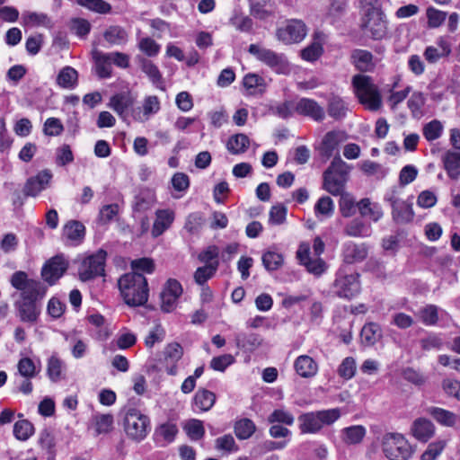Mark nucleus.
Listing matches in <instances>:
<instances>
[{
  "instance_id": "obj_40",
  "label": "nucleus",
  "mask_w": 460,
  "mask_h": 460,
  "mask_svg": "<svg viewBox=\"0 0 460 460\" xmlns=\"http://www.w3.org/2000/svg\"><path fill=\"white\" fill-rule=\"evenodd\" d=\"M103 38L109 44L119 46L128 41V33L119 26H110L103 32Z\"/></svg>"
},
{
  "instance_id": "obj_3",
  "label": "nucleus",
  "mask_w": 460,
  "mask_h": 460,
  "mask_svg": "<svg viewBox=\"0 0 460 460\" xmlns=\"http://www.w3.org/2000/svg\"><path fill=\"white\" fill-rule=\"evenodd\" d=\"M354 92L366 109L376 111L382 106V99L376 85L370 76L356 75L352 77Z\"/></svg>"
},
{
  "instance_id": "obj_48",
  "label": "nucleus",
  "mask_w": 460,
  "mask_h": 460,
  "mask_svg": "<svg viewBox=\"0 0 460 460\" xmlns=\"http://www.w3.org/2000/svg\"><path fill=\"white\" fill-rule=\"evenodd\" d=\"M93 421L98 435L109 433L112 429L113 416L111 414H95Z\"/></svg>"
},
{
  "instance_id": "obj_44",
  "label": "nucleus",
  "mask_w": 460,
  "mask_h": 460,
  "mask_svg": "<svg viewBox=\"0 0 460 460\" xmlns=\"http://www.w3.org/2000/svg\"><path fill=\"white\" fill-rule=\"evenodd\" d=\"M64 362L56 355H52L48 360L47 374L52 382H58L63 378Z\"/></svg>"
},
{
  "instance_id": "obj_14",
  "label": "nucleus",
  "mask_w": 460,
  "mask_h": 460,
  "mask_svg": "<svg viewBox=\"0 0 460 460\" xmlns=\"http://www.w3.org/2000/svg\"><path fill=\"white\" fill-rule=\"evenodd\" d=\"M362 26L375 40H380L386 34L387 25L383 12L362 16Z\"/></svg>"
},
{
  "instance_id": "obj_5",
  "label": "nucleus",
  "mask_w": 460,
  "mask_h": 460,
  "mask_svg": "<svg viewBox=\"0 0 460 460\" xmlns=\"http://www.w3.org/2000/svg\"><path fill=\"white\" fill-rule=\"evenodd\" d=\"M381 447L389 460H408L412 454L408 440L400 433H385L381 440Z\"/></svg>"
},
{
  "instance_id": "obj_52",
  "label": "nucleus",
  "mask_w": 460,
  "mask_h": 460,
  "mask_svg": "<svg viewBox=\"0 0 460 460\" xmlns=\"http://www.w3.org/2000/svg\"><path fill=\"white\" fill-rule=\"evenodd\" d=\"M443 129L442 123L433 119L423 127V136L428 141H434L441 137Z\"/></svg>"
},
{
  "instance_id": "obj_37",
  "label": "nucleus",
  "mask_w": 460,
  "mask_h": 460,
  "mask_svg": "<svg viewBox=\"0 0 460 460\" xmlns=\"http://www.w3.org/2000/svg\"><path fill=\"white\" fill-rule=\"evenodd\" d=\"M439 308L435 305H426L420 308L416 314L419 320L426 326H434L438 323Z\"/></svg>"
},
{
  "instance_id": "obj_13",
  "label": "nucleus",
  "mask_w": 460,
  "mask_h": 460,
  "mask_svg": "<svg viewBox=\"0 0 460 460\" xmlns=\"http://www.w3.org/2000/svg\"><path fill=\"white\" fill-rule=\"evenodd\" d=\"M68 267L67 261L63 255H57L51 258L41 270L42 278L49 285H53L63 276Z\"/></svg>"
},
{
  "instance_id": "obj_18",
  "label": "nucleus",
  "mask_w": 460,
  "mask_h": 460,
  "mask_svg": "<svg viewBox=\"0 0 460 460\" xmlns=\"http://www.w3.org/2000/svg\"><path fill=\"white\" fill-rule=\"evenodd\" d=\"M237 348L246 352H253L263 344V338L254 332H241L234 335Z\"/></svg>"
},
{
  "instance_id": "obj_22",
  "label": "nucleus",
  "mask_w": 460,
  "mask_h": 460,
  "mask_svg": "<svg viewBox=\"0 0 460 460\" xmlns=\"http://www.w3.org/2000/svg\"><path fill=\"white\" fill-rule=\"evenodd\" d=\"M411 435L421 442H427L435 434V426L428 419L418 418L416 419L411 427Z\"/></svg>"
},
{
  "instance_id": "obj_42",
  "label": "nucleus",
  "mask_w": 460,
  "mask_h": 460,
  "mask_svg": "<svg viewBox=\"0 0 460 460\" xmlns=\"http://www.w3.org/2000/svg\"><path fill=\"white\" fill-rule=\"evenodd\" d=\"M328 114L334 119H341L346 116L348 107L345 102L339 96H332L328 102Z\"/></svg>"
},
{
  "instance_id": "obj_61",
  "label": "nucleus",
  "mask_w": 460,
  "mask_h": 460,
  "mask_svg": "<svg viewBox=\"0 0 460 460\" xmlns=\"http://www.w3.org/2000/svg\"><path fill=\"white\" fill-rule=\"evenodd\" d=\"M269 111L271 114L286 119L292 115L293 104L290 101H286L270 105Z\"/></svg>"
},
{
  "instance_id": "obj_6",
  "label": "nucleus",
  "mask_w": 460,
  "mask_h": 460,
  "mask_svg": "<svg viewBox=\"0 0 460 460\" xmlns=\"http://www.w3.org/2000/svg\"><path fill=\"white\" fill-rule=\"evenodd\" d=\"M149 418L140 411L130 408L124 416V430L127 436L136 441H142L150 431Z\"/></svg>"
},
{
  "instance_id": "obj_11",
  "label": "nucleus",
  "mask_w": 460,
  "mask_h": 460,
  "mask_svg": "<svg viewBox=\"0 0 460 460\" xmlns=\"http://www.w3.org/2000/svg\"><path fill=\"white\" fill-rule=\"evenodd\" d=\"M358 274L341 275L338 274L333 283V292L339 297L351 299L360 291Z\"/></svg>"
},
{
  "instance_id": "obj_4",
  "label": "nucleus",
  "mask_w": 460,
  "mask_h": 460,
  "mask_svg": "<svg viewBox=\"0 0 460 460\" xmlns=\"http://www.w3.org/2000/svg\"><path fill=\"white\" fill-rule=\"evenodd\" d=\"M350 167L340 156L334 157L323 173V188L334 196L344 192Z\"/></svg>"
},
{
  "instance_id": "obj_32",
  "label": "nucleus",
  "mask_w": 460,
  "mask_h": 460,
  "mask_svg": "<svg viewBox=\"0 0 460 460\" xmlns=\"http://www.w3.org/2000/svg\"><path fill=\"white\" fill-rule=\"evenodd\" d=\"M46 294V288L40 282L31 279V282L21 291L20 300L37 302Z\"/></svg>"
},
{
  "instance_id": "obj_27",
  "label": "nucleus",
  "mask_w": 460,
  "mask_h": 460,
  "mask_svg": "<svg viewBox=\"0 0 460 460\" xmlns=\"http://www.w3.org/2000/svg\"><path fill=\"white\" fill-rule=\"evenodd\" d=\"M344 139L343 133L340 131H330L328 132L322 142L321 152L322 154L329 158L333 155L341 142Z\"/></svg>"
},
{
  "instance_id": "obj_57",
  "label": "nucleus",
  "mask_w": 460,
  "mask_h": 460,
  "mask_svg": "<svg viewBox=\"0 0 460 460\" xmlns=\"http://www.w3.org/2000/svg\"><path fill=\"white\" fill-rule=\"evenodd\" d=\"M357 365L356 360L352 357L345 358L341 364L339 366L338 374L344 379H351L356 373Z\"/></svg>"
},
{
  "instance_id": "obj_58",
  "label": "nucleus",
  "mask_w": 460,
  "mask_h": 460,
  "mask_svg": "<svg viewBox=\"0 0 460 460\" xmlns=\"http://www.w3.org/2000/svg\"><path fill=\"white\" fill-rule=\"evenodd\" d=\"M141 70L155 84L162 82V75L158 67L150 60L143 58L141 60Z\"/></svg>"
},
{
  "instance_id": "obj_60",
  "label": "nucleus",
  "mask_w": 460,
  "mask_h": 460,
  "mask_svg": "<svg viewBox=\"0 0 460 460\" xmlns=\"http://www.w3.org/2000/svg\"><path fill=\"white\" fill-rule=\"evenodd\" d=\"M19 374L24 378H32L36 376L37 370L33 360L30 358H22L17 365Z\"/></svg>"
},
{
  "instance_id": "obj_31",
  "label": "nucleus",
  "mask_w": 460,
  "mask_h": 460,
  "mask_svg": "<svg viewBox=\"0 0 460 460\" xmlns=\"http://www.w3.org/2000/svg\"><path fill=\"white\" fill-rule=\"evenodd\" d=\"M56 82L62 88L74 89L77 85L78 73L74 67L66 66L59 71Z\"/></svg>"
},
{
  "instance_id": "obj_53",
  "label": "nucleus",
  "mask_w": 460,
  "mask_h": 460,
  "mask_svg": "<svg viewBox=\"0 0 460 460\" xmlns=\"http://www.w3.org/2000/svg\"><path fill=\"white\" fill-rule=\"evenodd\" d=\"M426 15L429 28L434 29L441 26L444 23L447 13L430 6L427 8Z\"/></svg>"
},
{
  "instance_id": "obj_33",
  "label": "nucleus",
  "mask_w": 460,
  "mask_h": 460,
  "mask_svg": "<svg viewBox=\"0 0 460 460\" xmlns=\"http://www.w3.org/2000/svg\"><path fill=\"white\" fill-rule=\"evenodd\" d=\"M250 146L249 137L243 133L231 136L226 143V149L232 155H241L247 151Z\"/></svg>"
},
{
  "instance_id": "obj_21",
  "label": "nucleus",
  "mask_w": 460,
  "mask_h": 460,
  "mask_svg": "<svg viewBox=\"0 0 460 460\" xmlns=\"http://www.w3.org/2000/svg\"><path fill=\"white\" fill-rule=\"evenodd\" d=\"M451 53L450 43L443 37L437 40V46H429L424 51L425 59L430 63L435 64L440 58L449 56Z\"/></svg>"
},
{
  "instance_id": "obj_26",
  "label": "nucleus",
  "mask_w": 460,
  "mask_h": 460,
  "mask_svg": "<svg viewBox=\"0 0 460 460\" xmlns=\"http://www.w3.org/2000/svg\"><path fill=\"white\" fill-rule=\"evenodd\" d=\"M429 414L438 423L444 427L452 428L456 424L457 416L454 412L439 407H429L427 409Z\"/></svg>"
},
{
  "instance_id": "obj_30",
  "label": "nucleus",
  "mask_w": 460,
  "mask_h": 460,
  "mask_svg": "<svg viewBox=\"0 0 460 460\" xmlns=\"http://www.w3.org/2000/svg\"><path fill=\"white\" fill-rule=\"evenodd\" d=\"M174 218L173 212L170 210H157L156 218L152 228L154 237L161 235L172 223Z\"/></svg>"
},
{
  "instance_id": "obj_2",
  "label": "nucleus",
  "mask_w": 460,
  "mask_h": 460,
  "mask_svg": "<svg viewBox=\"0 0 460 460\" xmlns=\"http://www.w3.org/2000/svg\"><path fill=\"white\" fill-rule=\"evenodd\" d=\"M339 408L309 411L298 416L299 429L302 434H316L324 426L332 425L341 418Z\"/></svg>"
},
{
  "instance_id": "obj_49",
  "label": "nucleus",
  "mask_w": 460,
  "mask_h": 460,
  "mask_svg": "<svg viewBox=\"0 0 460 460\" xmlns=\"http://www.w3.org/2000/svg\"><path fill=\"white\" fill-rule=\"evenodd\" d=\"M341 196L339 207L341 215L345 217H349L353 216L356 212V205L354 198L347 192H342L339 194Z\"/></svg>"
},
{
  "instance_id": "obj_12",
  "label": "nucleus",
  "mask_w": 460,
  "mask_h": 460,
  "mask_svg": "<svg viewBox=\"0 0 460 460\" xmlns=\"http://www.w3.org/2000/svg\"><path fill=\"white\" fill-rule=\"evenodd\" d=\"M52 177V172L46 169L29 178L23 188L24 195L33 198L39 196L42 190L49 187Z\"/></svg>"
},
{
  "instance_id": "obj_51",
  "label": "nucleus",
  "mask_w": 460,
  "mask_h": 460,
  "mask_svg": "<svg viewBox=\"0 0 460 460\" xmlns=\"http://www.w3.org/2000/svg\"><path fill=\"white\" fill-rule=\"evenodd\" d=\"M426 102L424 94L420 92H414L408 100V107L413 117L419 118L422 115V108Z\"/></svg>"
},
{
  "instance_id": "obj_39",
  "label": "nucleus",
  "mask_w": 460,
  "mask_h": 460,
  "mask_svg": "<svg viewBox=\"0 0 460 460\" xmlns=\"http://www.w3.org/2000/svg\"><path fill=\"white\" fill-rule=\"evenodd\" d=\"M216 402V394L207 389H199L194 396V404L202 411H209Z\"/></svg>"
},
{
  "instance_id": "obj_7",
  "label": "nucleus",
  "mask_w": 460,
  "mask_h": 460,
  "mask_svg": "<svg viewBox=\"0 0 460 460\" xmlns=\"http://www.w3.org/2000/svg\"><path fill=\"white\" fill-rule=\"evenodd\" d=\"M106 258L107 252L103 249L85 257L78 267L79 279L82 281H88L104 276Z\"/></svg>"
},
{
  "instance_id": "obj_15",
  "label": "nucleus",
  "mask_w": 460,
  "mask_h": 460,
  "mask_svg": "<svg viewBox=\"0 0 460 460\" xmlns=\"http://www.w3.org/2000/svg\"><path fill=\"white\" fill-rule=\"evenodd\" d=\"M368 255V247L366 243L347 242L342 247V260L347 264H354L363 261Z\"/></svg>"
},
{
  "instance_id": "obj_50",
  "label": "nucleus",
  "mask_w": 460,
  "mask_h": 460,
  "mask_svg": "<svg viewBox=\"0 0 460 460\" xmlns=\"http://www.w3.org/2000/svg\"><path fill=\"white\" fill-rule=\"evenodd\" d=\"M188 437L191 440H199L204 437L205 429L203 422L199 420L192 419L186 422L183 427Z\"/></svg>"
},
{
  "instance_id": "obj_63",
  "label": "nucleus",
  "mask_w": 460,
  "mask_h": 460,
  "mask_svg": "<svg viewBox=\"0 0 460 460\" xmlns=\"http://www.w3.org/2000/svg\"><path fill=\"white\" fill-rule=\"evenodd\" d=\"M243 86L251 91V93H253L256 88H259L260 92L263 91V88L265 86V81L264 79L256 75V74H248L243 77Z\"/></svg>"
},
{
  "instance_id": "obj_62",
  "label": "nucleus",
  "mask_w": 460,
  "mask_h": 460,
  "mask_svg": "<svg viewBox=\"0 0 460 460\" xmlns=\"http://www.w3.org/2000/svg\"><path fill=\"white\" fill-rule=\"evenodd\" d=\"M74 161V155L70 146L64 144L56 150V164L65 166Z\"/></svg>"
},
{
  "instance_id": "obj_56",
  "label": "nucleus",
  "mask_w": 460,
  "mask_h": 460,
  "mask_svg": "<svg viewBox=\"0 0 460 460\" xmlns=\"http://www.w3.org/2000/svg\"><path fill=\"white\" fill-rule=\"evenodd\" d=\"M77 4L99 13H108L111 10L109 3L103 0H76Z\"/></svg>"
},
{
  "instance_id": "obj_28",
  "label": "nucleus",
  "mask_w": 460,
  "mask_h": 460,
  "mask_svg": "<svg viewBox=\"0 0 460 460\" xmlns=\"http://www.w3.org/2000/svg\"><path fill=\"white\" fill-rule=\"evenodd\" d=\"M63 232L67 240L77 244L84 238L85 227L81 222L71 220L65 225Z\"/></svg>"
},
{
  "instance_id": "obj_29",
  "label": "nucleus",
  "mask_w": 460,
  "mask_h": 460,
  "mask_svg": "<svg viewBox=\"0 0 460 460\" xmlns=\"http://www.w3.org/2000/svg\"><path fill=\"white\" fill-rule=\"evenodd\" d=\"M344 234L350 237H367L371 234V227L370 225L358 217L345 226Z\"/></svg>"
},
{
  "instance_id": "obj_8",
  "label": "nucleus",
  "mask_w": 460,
  "mask_h": 460,
  "mask_svg": "<svg viewBox=\"0 0 460 460\" xmlns=\"http://www.w3.org/2000/svg\"><path fill=\"white\" fill-rule=\"evenodd\" d=\"M248 52L255 57L256 59L279 73H286L288 69V62L284 54L277 53L259 44H251L249 46Z\"/></svg>"
},
{
  "instance_id": "obj_43",
  "label": "nucleus",
  "mask_w": 460,
  "mask_h": 460,
  "mask_svg": "<svg viewBox=\"0 0 460 460\" xmlns=\"http://www.w3.org/2000/svg\"><path fill=\"white\" fill-rule=\"evenodd\" d=\"M218 265V261H215L213 263L199 267L194 273L195 282L198 285L204 286L216 274Z\"/></svg>"
},
{
  "instance_id": "obj_45",
  "label": "nucleus",
  "mask_w": 460,
  "mask_h": 460,
  "mask_svg": "<svg viewBox=\"0 0 460 460\" xmlns=\"http://www.w3.org/2000/svg\"><path fill=\"white\" fill-rule=\"evenodd\" d=\"M34 433L33 425L27 420H21L13 425V436L16 439L26 441Z\"/></svg>"
},
{
  "instance_id": "obj_47",
  "label": "nucleus",
  "mask_w": 460,
  "mask_h": 460,
  "mask_svg": "<svg viewBox=\"0 0 460 460\" xmlns=\"http://www.w3.org/2000/svg\"><path fill=\"white\" fill-rule=\"evenodd\" d=\"M261 260L263 266L269 271L279 270L284 262L283 255L272 251L265 252L262 254Z\"/></svg>"
},
{
  "instance_id": "obj_36",
  "label": "nucleus",
  "mask_w": 460,
  "mask_h": 460,
  "mask_svg": "<svg viewBox=\"0 0 460 460\" xmlns=\"http://www.w3.org/2000/svg\"><path fill=\"white\" fill-rule=\"evenodd\" d=\"M22 24L29 27H49L50 19L46 13L26 11L22 14Z\"/></svg>"
},
{
  "instance_id": "obj_46",
  "label": "nucleus",
  "mask_w": 460,
  "mask_h": 460,
  "mask_svg": "<svg viewBox=\"0 0 460 460\" xmlns=\"http://www.w3.org/2000/svg\"><path fill=\"white\" fill-rule=\"evenodd\" d=\"M255 430V424L249 419H242L234 424V433L239 439L251 438Z\"/></svg>"
},
{
  "instance_id": "obj_23",
  "label": "nucleus",
  "mask_w": 460,
  "mask_h": 460,
  "mask_svg": "<svg viewBox=\"0 0 460 460\" xmlns=\"http://www.w3.org/2000/svg\"><path fill=\"white\" fill-rule=\"evenodd\" d=\"M135 103V98L129 93H119L111 97L108 107L120 118H125L129 108Z\"/></svg>"
},
{
  "instance_id": "obj_16",
  "label": "nucleus",
  "mask_w": 460,
  "mask_h": 460,
  "mask_svg": "<svg viewBox=\"0 0 460 460\" xmlns=\"http://www.w3.org/2000/svg\"><path fill=\"white\" fill-rule=\"evenodd\" d=\"M295 111L303 116L310 117L315 121H322L325 118V111L316 101L309 98H301L295 106Z\"/></svg>"
},
{
  "instance_id": "obj_1",
  "label": "nucleus",
  "mask_w": 460,
  "mask_h": 460,
  "mask_svg": "<svg viewBox=\"0 0 460 460\" xmlns=\"http://www.w3.org/2000/svg\"><path fill=\"white\" fill-rule=\"evenodd\" d=\"M120 294L129 306H140L148 300L149 288L146 277L137 272L122 275L118 281Z\"/></svg>"
},
{
  "instance_id": "obj_19",
  "label": "nucleus",
  "mask_w": 460,
  "mask_h": 460,
  "mask_svg": "<svg viewBox=\"0 0 460 460\" xmlns=\"http://www.w3.org/2000/svg\"><path fill=\"white\" fill-rule=\"evenodd\" d=\"M17 315L22 322L35 323L40 314V308L37 302L29 300H17L14 303Z\"/></svg>"
},
{
  "instance_id": "obj_17",
  "label": "nucleus",
  "mask_w": 460,
  "mask_h": 460,
  "mask_svg": "<svg viewBox=\"0 0 460 460\" xmlns=\"http://www.w3.org/2000/svg\"><path fill=\"white\" fill-rule=\"evenodd\" d=\"M443 168L447 176L453 180L460 179V151L448 149L441 156Z\"/></svg>"
},
{
  "instance_id": "obj_54",
  "label": "nucleus",
  "mask_w": 460,
  "mask_h": 460,
  "mask_svg": "<svg viewBox=\"0 0 460 460\" xmlns=\"http://www.w3.org/2000/svg\"><path fill=\"white\" fill-rule=\"evenodd\" d=\"M215 448L225 453H232L238 450V447L232 435L227 434L215 440Z\"/></svg>"
},
{
  "instance_id": "obj_24",
  "label": "nucleus",
  "mask_w": 460,
  "mask_h": 460,
  "mask_svg": "<svg viewBox=\"0 0 460 460\" xmlns=\"http://www.w3.org/2000/svg\"><path fill=\"white\" fill-rule=\"evenodd\" d=\"M294 368L296 374L301 377L311 378L317 374L318 364L312 357L301 355L296 358Z\"/></svg>"
},
{
  "instance_id": "obj_9",
  "label": "nucleus",
  "mask_w": 460,
  "mask_h": 460,
  "mask_svg": "<svg viewBox=\"0 0 460 460\" xmlns=\"http://www.w3.org/2000/svg\"><path fill=\"white\" fill-rule=\"evenodd\" d=\"M306 34L307 28L305 23L298 19L288 20L283 26L276 31L277 40L286 45L301 42Z\"/></svg>"
},
{
  "instance_id": "obj_25",
  "label": "nucleus",
  "mask_w": 460,
  "mask_h": 460,
  "mask_svg": "<svg viewBox=\"0 0 460 460\" xmlns=\"http://www.w3.org/2000/svg\"><path fill=\"white\" fill-rule=\"evenodd\" d=\"M367 434V429L362 425H353L341 430V441L348 445H358L362 442Z\"/></svg>"
},
{
  "instance_id": "obj_38",
  "label": "nucleus",
  "mask_w": 460,
  "mask_h": 460,
  "mask_svg": "<svg viewBox=\"0 0 460 460\" xmlns=\"http://www.w3.org/2000/svg\"><path fill=\"white\" fill-rule=\"evenodd\" d=\"M356 67L360 71H370L374 67L373 55L364 49H356L351 54Z\"/></svg>"
},
{
  "instance_id": "obj_55",
  "label": "nucleus",
  "mask_w": 460,
  "mask_h": 460,
  "mask_svg": "<svg viewBox=\"0 0 460 460\" xmlns=\"http://www.w3.org/2000/svg\"><path fill=\"white\" fill-rule=\"evenodd\" d=\"M270 423H283L288 426L293 425L295 418L291 412L285 409H276L268 417Z\"/></svg>"
},
{
  "instance_id": "obj_59",
  "label": "nucleus",
  "mask_w": 460,
  "mask_h": 460,
  "mask_svg": "<svg viewBox=\"0 0 460 460\" xmlns=\"http://www.w3.org/2000/svg\"><path fill=\"white\" fill-rule=\"evenodd\" d=\"M446 445L447 442L443 439L430 443L421 455V460H435L442 453Z\"/></svg>"
},
{
  "instance_id": "obj_41",
  "label": "nucleus",
  "mask_w": 460,
  "mask_h": 460,
  "mask_svg": "<svg viewBox=\"0 0 460 460\" xmlns=\"http://www.w3.org/2000/svg\"><path fill=\"white\" fill-rule=\"evenodd\" d=\"M358 208L362 217H368L374 222L383 217V211L378 204H371L368 199H363L358 203Z\"/></svg>"
},
{
  "instance_id": "obj_35",
  "label": "nucleus",
  "mask_w": 460,
  "mask_h": 460,
  "mask_svg": "<svg viewBox=\"0 0 460 460\" xmlns=\"http://www.w3.org/2000/svg\"><path fill=\"white\" fill-rule=\"evenodd\" d=\"M382 337V330L377 323H366L360 332V338L363 344L372 346Z\"/></svg>"
},
{
  "instance_id": "obj_10",
  "label": "nucleus",
  "mask_w": 460,
  "mask_h": 460,
  "mask_svg": "<svg viewBox=\"0 0 460 460\" xmlns=\"http://www.w3.org/2000/svg\"><path fill=\"white\" fill-rule=\"evenodd\" d=\"M385 200L389 202L392 207V215L394 221L402 224L412 220L414 217L412 204L400 199L397 190L393 189L387 192Z\"/></svg>"
},
{
  "instance_id": "obj_64",
  "label": "nucleus",
  "mask_w": 460,
  "mask_h": 460,
  "mask_svg": "<svg viewBox=\"0 0 460 460\" xmlns=\"http://www.w3.org/2000/svg\"><path fill=\"white\" fill-rule=\"evenodd\" d=\"M333 201L328 196H324L319 199L314 206L315 213L326 217H330L333 214Z\"/></svg>"
},
{
  "instance_id": "obj_20",
  "label": "nucleus",
  "mask_w": 460,
  "mask_h": 460,
  "mask_svg": "<svg viewBox=\"0 0 460 460\" xmlns=\"http://www.w3.org/2000/svg\"><path fill=\"white\" fill-rule=\"evenodd\" d=\"M160 110V102L155 95L147 96L144 99L142 110L137 108L132 111V116L138 122H145L151 116L156 114Z\"/></svg>"
},
{
  "instance_id": "obj_34",
  "label": "nucleus",
  "mask_w": 460,
  "mask_h": 460,
  "mask_svg": "<svg viewBox=\"0 0 460 460\" xmlns=\"http://www.w3.org/2000/svg\"><path fill=\"white\" fill-rule=\"evenodd\" d=\"M155 204V195L149 190H143L136 195L133 202L135 213H144L152 208Z\"/></svg>"
}]
</instances>
